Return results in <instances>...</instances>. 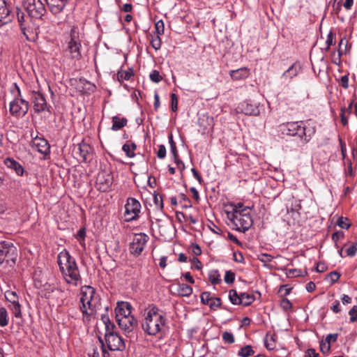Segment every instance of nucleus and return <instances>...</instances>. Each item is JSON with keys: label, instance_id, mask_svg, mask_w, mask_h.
I'll return each mask as SVG.
<instances>
[{"label": "nucleus", "instance_id": "f257e3e1", "mask_svg": "<svg viewBox=\"0 0 357 357\" xmlns=\"http://www.w3.org/2000/svg\"><path fill=\"white\" fill-rule=\"evenodd\" d=\"M144 319L142 321V328L144 333L149 335L154 336L160 333L162 326L166 324V319L163 312L155 305L151 304L144 310Z\"/></svg>", "mask_w": 357, "mask_h": 357}, {"label": "nucleus", "instance_id": "f03ea898", "mask_svg": "<svg viewBox=\"0 0 357 357\" xmlns=\"http://www.w3.org/2000/svg\"><path fill=\"white\" fill-rule=\"evenodd\" d=\"M279 128L283 135L296 136L305 144L309 142L316 132L315 126L309 121L287 122L280 124Z\"/></svg>", "mask_w": 357, "mask_h": 357}, {"label": "nucleus", "instance_id": "7ed1b4c3", "mask_svg": "<svg viewBox=\"0 0 357 357\" xmlns=\"http://www.w3.org/2000/svg\"><path fill=\"white\" fill-rule=\"evenodd\" d=\"M253 207L246 206L241 209V212L236 211H232L231 213H228V217L230 220L236 226H240L236 229L239 231L245 233L252 226L253 220L248 212V210Z\"/></svg>", "mask_w": 357, "mask_h": 357}, {"label": "nucleus", "instance_id": "20e7f679", "mask_svg": "<svg viewBox=\"0 0 357 357\" xmlns=\"http://www.w3.org/2000/svg\"><path fill=\"white\" fill-rule=\"evenodd\" d=\"M18 257L17 249L8 241H0V264L6 263L10 267L14 266Z\"/></svg>", "mask_w": 357, "mask_h": 357}, {"label": "nucleus", "instance_id": "39448f33", "mask_svg": "<svg viewBox=\"0 0 357 357\" xmlns=\"http://www.w3.org/2000/svg\"><path fill=\"white\" fill-rule=\"evenodd\" d=\"M82 44L79 33L75 27H73L70 31L69 39L65 52L68 54L72 59L80 60Z\"/></svg>", "mask_w": 357, "mask_h": 357}, {"label": "nucleus", "instance_id": "423d86ee", "mask_svg": "<svg viewBox=\"0 0 357 357\" xmlns=\"http://www.w3.org/2000/svg\"><path fill=\"white\" fill-rule=\"evenodd\" d=\"M14 87L17 94L15 96L14 100L10 102L9 112L13 116L23 117L29 111V102L22 98L20 89L16 83H14Z\"/></svg>", "mask_w": 357, "mask_h": 357}, {"label": "nucleus", "instance_id": "0eeeda50", "mask_svg": "<svg viewBox=\"0 0 357 357\" xmlns=\"http://www.w3.org/2000/svg\"><path fill=\"white\" fill-rule=\"evenodd\" d=\"M24 8L29 17L32 19H42L46 13V9L41 0H25Z\"/></svg>", "mask_w": 357, "mask_h": 357}, {"label": "nucleus", "instance_id": "6e6552de", "mask_svg": "<svg viewBox=\"0 0 357 357\" xmlns=\"http://www.w3.org/2000/svg\"><path fill=\"white\" fill-rule=\"evenodd\" d=\"M59 269L62 273V275L65 281L68 284L77 286L78 282L81 281L82 278L79 273L77 262H75L73 264L71 263V264H69L66 266H61Z\"/></svg>", "mask_w": 357, "mask_h": 357}, {"label": "nucleus", "instance_id": "1a4fd4ad", "mask_svg": "<svg viewBox=\"0 0 357 357\" xmlns=\"http://www.w3.org/2000/svg\"><path fill=\"white\" fill-rule=\"evenodd\" d=\"M141 210V204L138 200L133 197L127 199L125 205V217L126 222H132L139 218Z\"/></svg>", "mask_w": 357, "mask_h": 357}, {"label": "nucleus", "instance_id": "9d476101", "mask_svg": "<svg viewBox=\"0 0 357 357\" xmlns=\"http://www.w3.org/2000/svg\"><path fill=\"white\" fill-rule=\"evenodd\" d=\"M113 180V176L110 171L101 170L96 177V187L100 192L109 191Z\"/></svg>", "mask_w": 357, "mask_h": 357}, {"label": "nucleus", "instance_id": "9b49d317", "mask_svg": "<svg viewBox=\"0 0 357 357\" xmlns=\"http://www.w3.org/2000/svg\"><path fill=\"white\" fill-rule=\"evenodd\" d=\"M105 343L108 350L112 351H123L126 349L124 339L118 333L105 337Z\"/></svg>", "mask_w": 357, "mask_h": 357}, {"label": "nucleus", "instance_id": "f8f14e48", "mask_svg": "<svg viewBox=\"0 0 357 357\" xmlns=\"http://www.w3.org/2000/svg\"><path fill=\"white\" fill-rule=\"evenodd\" d=\"M148 240V236L141 233L135 236L132 241L130 243V252L135 256H139L144 250Z\"/></svg>", "mask_w": 357, "mask_h": 357}, {"label": "nucleus", "instance_id": "ddd939ff", "mask_svg": "<svg viewBox=\"0 0 357 357\" xmlns=\"http://www.w3.org/2000/svg\"><path fill=\"white\" fill-rule=\"evenodd\" d=\"M237 110L249 116H258L260 114L259 105L250 100L241 102L237 107Z\"/></svg>", "mask_w": 357, "mask_h": 357}, {"label": "nucleus", "instance_id": "4468645a", "mask_svg": "<svg viewBox=\"0 0 357 357\" xmlns=\"http://www.w3.org/2000/svg\"><path fill=\"white\" fill-rule=\"evenodd\" d=\"M116 320L119 328L125 333H129L132 332L135 327L137 326V320L132 315H130L126 317H116Z\"/></svg>", "mask_w": 357, "mask_h": 357}, {"label": "nucleus", "instance_id": "2eb2a0df", "mask_svg": "<svg viewBox=\"0 0 357 357\" xmlns=\"http://www.w3.org/2000/svg\"><path fill=\"white\" fill-rule=\"evenodd\" d=\"M31 100L36 113H40L45 110L50 111L47 106L45 96L40 92L33 91L31 93Z\"/></svg>", "mask_w": 357, "mask_h": 357}, {"label": "nucleus", "instance_id": "dca6fc26", "mask_svg": "<svg viewBox=\"0 0 357 357\" xmlns=\"http://www.w3.org/2000/svg\"><path fill=\"white\" fill-rule=\"evenodd\" d=\"M20 30L28 41L35 42L37 40L40 32L39 26L34 23H29L20 29Z\"/></svg>", "mask_w": 357, "mask_h": 357}, {"label": "nucleus", "instance_id": "f3484780", "mask_svg": "<svg viewBox=\"0 0 357 357\" xmlns=\"http://www.w3.org/2000/svg\"><path fill=\"white\" fill-rule=\"evenodd\" d=\"M32 146L37 151L44 155H47L50 153V146L44 138L36 137L32 140Z\"/></svg>", "mask_w": 357, "mask_h": 357}, {"label": "nucleus", "instance_id": "a211bd4d", "mask_svg": "<svg viewBox=\"0 0 357 357\" xmlns=\"http://www.w3.org/2000/svg\"><path fill=\"white\" fill-rule=\"evenodd\" d=\"M92 148L86 143L82 142L78 144L75 153L78 155L83 162H88L91 160Z\"/></svg>", "mask_w": 357, "mask_h": 357}, {"label": "nucleus", "instance_id": "6ab92c4d", "mask_svg": "<svg viewBox=\"0 0 357 357\" xmlns=\"http://www.w3.org/2000/svg\"><path fill=\"white\" fill-rule=\"evenodd\" d=\"M132 309V307L130 303L124 301L118 302L115 308L116 318L126 317L131 315Z\"/></svg>", "mask_w": 357, "mask_h": 357}, {"label": "nucleus", "instance_id": "aec40b11", "mask_svg": "<svg viewBox=\"0 0 357 357\" xmlns=\"http://www.w3.org/2000/svg\"><path fill=\"white\" fill-rule=\"evenodd\" d=\"M10 10L5 0H0V26L11 21Z\"/></svg>", "mask_w": 357, "mask_h": 357}, {"label": "nucleus", "instance_id": "412c9836", "mask_svg": "<svg viewBox=\"0 0 357 357\" xmlns=\"http://www.w3.org/2000/svg\"><path fill=\"white\" fill-rule=\"evenodd\" d=\"M46 3L50 12L54 15H57L63 11L68 3V0H52Z\"/></svg>", "mask_w": 357, "mask_h": 357}, {"label": "nucleus", "instance_id": "4be33fe9", "mask_svg": "<svg viewBox=\"0 0 357 357\" xmlns=\"http://www.w3.org/2000/svg\"><path fill=\"white\" fill-rule=\"evenodd\" d=\"M57 262L59 268H61V266H66L71 264V263L73 264L76 261L71 257L68 251L63 250L58 255Z\"/></svg>", "mask_w": 357, "mask_h": 357}, {"label": "nucleus", "instance_id": "5701e85b", "mask_svg": "<svg viewBox=\"0 0 357 357\" xmlns=\"http://www.w3.org/2000/svg\"><path fill=\"white\" fill-rule=\"evenodd\" d=\"M250 75V70L246 67L240 68L229 71V75L234 80H241L247 78Z\"/></svg>", "mask_w": 357, "mask_h": 357}, {"label": "nucleus", "instance_id": "b1692460", "mask_svg": "<svg viewBox=\"0 0 357 357\" xmlns=\"http://www.w3.org/2000/svg\"><path fill=\"white\" fill-rule=\"evenodd\" d=\"M5 165L10 169H13L17 176H22L24 172L23 167L13 158H8L4 160Z\"/></svg>", "mask_w": 357, "mask_h": 357}, {"label": "nucleus", "instance_id": "393cba45", "mask_svg": "<svg viewBox=\"0 0 357 357\" xmlns=\"http://www.w3.org/2000/svg\"><path fill=\"white\" fill-rule=\"evenodd\" d=\"M168 140L170 145V149L171 152L174 156V162L176 163V165H179V163L182 164V168L181 169V172H183L185 169V164L183 162L182 160H181L178 158V154L177 151V148L176 143L174 141L173 135L172 134H169L168 136Z\"/></svg>", "mask_w": 357, "mask_h": 357}, {"label": "nucleus", "instance_id": "a878e982", "mask_svg": "<svg viewBox=\"0 0 357 357\" xmlns=\"http://www.w3.org/2000/svg\"><path fill=\"white\" fill-rule=\"evenodd\" d=\"M301 70V67L299 65L296 63L292 64L287 70H285L282 75V78L285 80H291L294 77H296Z\"/></svg>", "mask_w": 357, "mask_h": 357}, {"label": "nucleus", "instance_id": "bb28decb", "mask_svg": "<svg viewBox=\"0 0 357 357\" xmlns=\"http://www.w3.org/2000/svg\"><path fill=\"white\" fill-rule=\"evenodd\" d=\"M112 126L111 129L114 131H117L125 127L128 123V120L126 118L123 117L120 118L118 116H114L112 118Z\"/></svg>", "mask_w": 357, "mask_h": 357}, {"label": "nucleus", "instance_id": "cd10ccee", "mask_svg": "<svg viewBox=\"0 0 357 357\" xmlns=\"http://www.w3.org/2000/svg\"><path fill=\"white\" fill-rule=\"evenodd\" d=\"M96 293L95 289L90 286L86 287L85 291H82V296L80 298L81 303L91 302L93 297Z\"/></svg>", "mask_w": 357, "mask_h": 357}, {"label": "nucleus", "instance_id": "c85d7f7f", "mask_svg": "<svg viewBox=\"0 0 357 357\" xmlns=\"http://www.w3.org/2000/svg\"><path fill=\"white\" fill-rule=\"evenodd\" d=\"M178 294L181 296H189L192 293V288L185 283H179L177 288Z\"/></svg>", "mask_w": 357, "mask_h": 357}, {"label": "nucleus", "instance_id": "c756f323", "mask_svg": "<svg viewBox=\"0 0 357 357\" xmlns=\"http://www.w3.org/2000/svg\"><path fill=\"white\" fill-rule=\"evenodd\" d=\"M137 149L135 143H126L123 145L122 150L128 158H133L135 155V150Z\"/></svg>", "mask_w": 357, "mask_h": 357}, {"label": "nucleus", "instance_id": "7c9ffc66", "mask_svg": "<svg viewBox=\"0 0 357 357\" xmlns=\"http://www.w3.org/2000/svg\"><path fill=\"white\" fill-rule=\"evenodd\" d=\"M240 298L242 302L240 305H243L244 306L250 305L255 301L254 295L246 292L240 293Z\"/></svg>", "mask_w": 357, "mask_h": 357}, {"label": "nucleus", "instance_id": "2f4dec72", "mask_svg": "<svg viewBox=\"0 0 357 357\" xmlns=\"http://www.w3.org/2000/svg\"><path fill=\"white\" fill-rule=\"evenodd\" d=\"M229 299L233 305H240L242 302L236 289H230L229 291Z\"/></svg>", "mask_w": 357, "mask_h": 357}, {"label": "nucleus", "instance_id": "473e14b6", "mask_svg": "<svg viewBox=\"0 0 357 357\" xmlns=\"http://www.w3.org/2000/svg\"><path fill=\"white\" fill-rule=\"evenodd\" d=\"M150 43H151V47L155 50H158L160 49L161 47V45H162V40H161V38H160V35H150Z\"/></svg>", "mask_w": 357, "mask_h": 357}, {"label": "nucleus", "instance_id": "72a5a7b5", "mask_svg": "<svg viewBox=\"0 0 357 357\" xmlns=\"http://www.w3.org/2000/svg\"><path fill=\"white\" fill-rule=\"evenodd\" d=\"M134 74L132 69L121 70L117 73V79L119 82H122L123 80H128Z\"/></svg>", "mask_w": 357, "mask_h": 357}, {"label": "nucleus", "instance_id": "f704fd0d", "mask_svg": "<svg viewBox=\"0 0 357 357\" xmlns=\"http://www.w3.org/2000/svg\"><path fill=\"white\" fill-rule=\"evenodd\" d=\"M255 354L251 345H246L242 347L238 352V355L241 357H249Z\"/></svg>", "mask_w": 357, "mask_h": 357}, {"label": "nucleus", "instance_id": "c9c22d12", "mask_svg": "<svg viewBox=\"0 0 357 357\" xmlns=\"http://www.w3.org/2000/svg\"><path fill=\"white\" fill-rule=\"evenodd\" d=\"M335 44V34L333 33V31H330L327 35V38L326 40V47L322 49L323 51L328 52L330 50L331 45H334Z\"/></svg>", "mask_w": 357, "mask_h": 357}, {"label": "nucleus", "instance_id": "e433bc0d", "mask_svg": "<svg viewBox=\"0 0 357 357\" xmlns=\"http://www.w3.org/2000/svg\"><path fill=\"white\" fill-rule=\"evenodd\" d=\"M208 280L213 284H218L221 282L220 274L218 270H213L208 273Z\"/></svg>", "mask_w": 357, "mask_h": 357}, {"label": "nucleus", "instance_id": "4c0bfd02", "mask_svg": "<svg viewBox=\"0 0 357 357\" xmlns=\"http://www.w3.org/2000/svg\"><path fill=\"white\" fill-rule=\"evenodd\" d=\"M8 324V312L5 307H0V326L4 327Z\"/></svg>", "mask_w": 357, "mask_h": 357}, {"label": "nucleus", "instance_id": "58836bf2", "mask_svg": "<svg viewBox=\"0 0 357 357\" xmlns=\"http://www.w3.org/2000/svg\"><path fill=\"white\" fill-rule=\"evenodd\" d=\"M338 334L337 333H331L328 334L324 342L327 344L326 351H330L331 350V342H335L337 340Z\"/></svg>", "mask_w": 357, "mask_h": 357}, {"label": "nucleus", "instance_id": "ea45409f", "mask_svg": "<svg viewBox=\"0 0 357 357\" xmlns=\"http://www.w3.org/2000/svg\"><path fill=\"white\" fill-rule=\"evenodd\" d=\"M5 298L10 304L19 302L18 296L15 291H6Z\"/></svg>", "mask_w": 357, "mask_h": 357}, {"label": "nucleus", "instance_id": "a19ab883", "mask_svg": "<svg viewBox=\"0 0 357 357\" xmlns=\"http://www.w3.org/2000/svg\"><path fill=\"white\" fill-rule=\"evenodd\" d=\"M153 202H154L155 207L158 209L162 211V209L164 208V204H163V199H162V196L159 194H157L155 192L153 193Z\"/></svg>", "mask_w": 357, "mask_h": 357}, {"label": "nucleus", "instance_id": "79ce46f5", "mask_svg": "<svg viewBox=\"0 0 357 357\" xmlns=\"http://www.w3.org/2000/svg\"><path fill=\"white\" fill-rule=\"evenodd\" d=\"M9 308L13 313L15 317L21 318L22 317V312H21V306L18 303H13L9 305Z\"/></svg>", "mask_w": 357, "mask_h": 357}, {"label": "nucleus", "instance_id": "37998d69", "mask_svg": "<svg viewBox=\"0 0 357 357\" xmlns=\"http://www.w3.org/2000/svg\"><path fill=\"white\" fill-rule=\"evenodd\" d=\"M209 307L212 310H216L218 307L222 306V300L219 297H213L208 303Z\"/></svg>", "mask_w": 357, "mask_h": 357}, {"label": "nucleus", "instance_id": "c03bdc74", "mask_svg": "<svg viewBox=\"0 0 357 357\" xmlns=\"http://www.w3.org/2000/svg\"><path fill=\"white\" fill-rule=\"evenodd\" d=\"M17 19L19 23L20 28L22 29L24 26H26L25 20H24V13L19 8H17Z\"/></svg>", "mask_w": 357, "mask_h": 357}, {"label": "nucleus", "instance_id": "a18cd8bd", "mask_svg": "<svg viewBox=\"0 0 357 357\" xmlns=\"http://www.w3.org/2000/svg\"><path fill=\"white\" fill-rule=\"evenodd\" d=\"M150 79L155 83H159L162 79V77L157 70H153L149 75Z\"/></svg>", "mask_w": 357, "mask_h": 357}, {"label": "nucleus", "instance_id": "49530a36", "mask_svg": "<svg viewBox=\"0 0 357 357\" xmlns=\"http://www.w3.org/2000/svg\"><path fill=\"white\" fill-rule=\"evenodd\" d=\"M212 298L213 296H211V294L209 291H204L200 295L201 302L204 305H208Z\"/></svg>", "mask_w": 357, "mask_h": 357}, {"label": "nucleus", "instance_id": "de8ad7c7", "mask_svg": "<svg viewBox=\"0 0 357 357\" xmlns=\"http://www.w3.org/2000/svg\"><path fill=\"white\" fill-rule=\"evenodd\" d=\"M222 340L227 344H232L235 341L234 335L228 331L223 332Z\"/></svg>", "mask_w": 357, "mask_h": 357}, {"label": "nucleus", "instance_id": "09e8293b", "mask_svg": "<svg viewBox=\"0 0 357 357\" xmlns=\"http://www.w3.org/2000/svg\"><path fill=\"white\" fill-rule=\"evenodd\" d=\"M224 280L227 284H232L235 280V273L231 271H227L225 272Z\"/></svg>", "mask_w": 357, "mask_h": 357}, {"label": "nucleus", "instance_id": "8fccbe9b", "mask_svg": "<svg viewBox=\"0 0 357 357\" xmlns=\"http://www.w3.org/2000/svg\"><path fill=\"white\" fill-rule=\"evenodd\" d=\"M337 225L341 227L342 229H349L350 227V223L349 222V220L347 218L340 217L338 218L337 222Z\"/></svg>", "mask_w": 357, "mask_h": 357}, {"label": "nucleus", "instance_id": "3c124183", "mask_svg": "<svg viewBox=\"0 0 357 357\" xmlns=\"http://www.w3.org/2000/svg\"><path fill=\"white\" fill-rule=\"evenodd\" d=\"M105 326V337L117 333L115 331L116 326L113 322H111L110 324H107Z\"/></svg>", "mask_w": 357, "mask_h": 357}, {"label": "nucleus", "instance_id": "603ef678", "mask_svg": "<svg viewBox=\"0 0 357 357\" xmlns=\"http://www.w3.org/2000/svg\"><path fill=\"white\" fill-rule=\"evenodd\" d=\"M179 196L181 198V202H183V208H187L192 207L190 199L184 193H180Z\"/></svg>", "mask_w": 357, "mask_h": 357}, {"label": "nucleus", "instance_id": "864d4df0", "mask_svg": "<svg viewBox=\"0 0 357 357\" xmlns=\"http://www.w3.org/2000/svg\"><path fill=\"white\" fill-rule=\"evenodd\" d=\"M155 29L158 35H162L164 33L165 26L162 20H158L155 24Z\"/></svg>", "mask_w": 357, "mask_h": 357}, {"label": "nucleus", "instance_id": "5fc2aeb1", "mask_svg": "<svg viewBox=\"0 0 357 357\" xmlns=\"http://www.w3.org/2000/svg\"><path fill=\"white\" fill-rule=\"evenodd\" d=\"M344 236V232L342 231H337L333 234L332 235V240L335 244V246L338 248L337 245V241L342 238H343Z\"/></svg>", "mask_w": 357, "mask_h": 357}, {"label": "nucleus", "instance_id": "6e6d98bb", "mask_svg": "<svg viewBox=\"0 0 357 357\" xmlns=\"http://www.w3.org/2000/svg\"><path fill=\"white\" fill-rule=\"evenodd\" d=\"M171 109L173 112L178 109V97L175 93L171 94Z\"/></svg>", "mask_w": 357, "mask_h": 357}, {"label": "nucleus", "instance_id": "4d7b16f0", "mask_svg": "<svg viewBox=\"0 0 357 357\" xmlns=\"http://www.w3.org/2000/svg\"><path fill=\"white\" fill-rule=\"evenodd\" d=\"M340 275L338 272L332 271L327 275L326 279H329L332 283H335L339 280Z\"/></svg>", "mask_w": 357, "mask_h": 357}, {"label": "nucleus", "instance_id": "13d9d810", "mask_svg": "<svg viewBox=\"0 0 357 357\" xmlns=\"http://www.w3.org/2000/svg\"><path fill=\"white\" fill-rule=\"evenodd\" d=\"M350 316V322H355L357 321V305H354L349 311Z\"/></svg>", "mask_w": 357, "mask_h": 357}, {"label": "nucleus", "instance_id": "bf43d9fd", "mask_svg": "<svg viewBox=\"0 0 357 357\" xmlns=\"http://www.w3.org/2000/svg\"><path fill=\"white\" fill-rule=\"evenodd\" d=\"M281 307L284 310H289L292 307V304L289 300L286 298H283L280 303Z\"/></svg>", "mask_w": 357, "mask_h": 357}, {"label": "nucleus", "instance_id": "052dcab7", "mask_svg": "<svg viewBox=\"0 0 357 357\" xmlns=\"http://www.w3.org/2000/svg\"><path fill=\"white\" fill-rule=\"evenodd\" d=\"M356 252H357V243L352 244L350 247H349L346 250L347 255L349 256V257L355 256Z\"/></svg>", "mask_w": 357, "mask_h": 357}, {"label": "nucleus", "instance_id": "680f3d73", "mask_svg": "<svg viewBox=\"0 0 357 357\" xmlns=\"http://www.w3.org/2000/svg\"><path fill=\"white\" fill-rule=\"evenodd\" d=\"M273 257L269 254L263 253L259 256V259L263 263L271 262Z\"/></svg>", "mask_w": 357, "mask_h": 357}, {"label": "nucleus", "instance_id": "e2e57ef3", "mask_svg": "<svg viewBox=\"0 0 357 357\" xmlns=\"http://www.w3.org/2000/svg\"><path fill=\"white\" fill-rule=\"evenodd\" d=\"M233 259L238 263L244 262V257L241 252H234L233 253Z\"/></svg>", "mask_w": 357, "mask_h": 357}, {"label": "nucleus", "instance_id": "0e129e2a", "mask_svg": "<svg viewBox=\"0 0 357 357\" xmlns=\"http://www.w3.org/2000/svg\"><path fill=\"white\" fill-rule=\"evenodd\" d=\"M157 156L160 159H163L166 156V148L164 145L160 144L158 146V150L157 152Z\"/></svg>", "mask_w": 357, "mask_h": 357}, {"label": "nucleus", "instance_id": "69168bd1", "mask_svg": "<svg viewBox=\"0 0 357 357\" xmlns=\"http://www.w3.org/2000/svg\"><path fill=\"white\" fill-rule=\"evenodd\" d=\"M190 247H191L192 253L195 256H199V255H202V250H201V248L199 247V245L198 244H197V243H192Z\"/></svg>", "mask_w": 357, "mask_h": 357}, {"label": "nucleus", "instance_id": "338daca9", "mask_svg": "<svg viewBox=\"0 0 357 357\" xmlns=\"http://www.w3.org/2000/svg\"><path fill=\"white\" fill-rule=\"evenodd\" d=\"M192 268L199 270L202 268L201 261L197 257H193L191 260Z\"/></svg>", "mask_w": 357, "mask_h": 357}, {"label": "nucleus", "instance_id": "774afa93", "mask_svg": "<svg viewBox=\"0 0 357 357\" xmlns=\"http://www.w3.org/2000/svg\"><path fill=\"white\" fill-rule=\"evenodd\" d=\"M287 277H298L301 275V271L298 269H289L287 271Z\"/></svg>", "mask_w": 357, "mask_h": 357}]
</instances>
